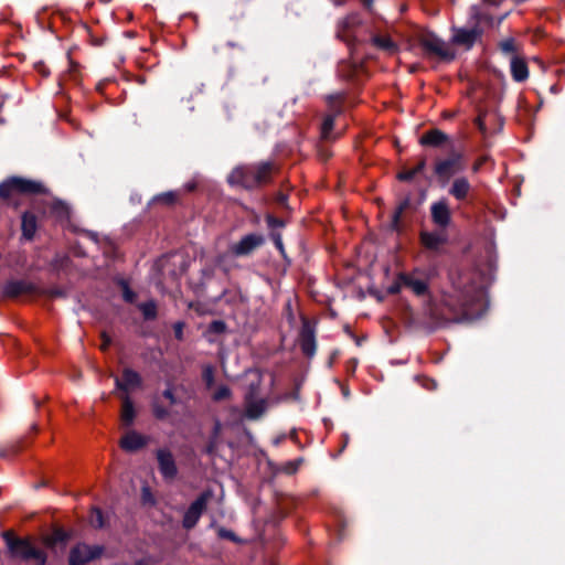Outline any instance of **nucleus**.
I'll return each mask as SVG.
<instances>
[{
    "label": "nucleus",
    "instance_id": "f257e3e1",
    "mask_svg": "<svg viewBox=\"0 0 565 565\" xmlns=\"http://www.w3.org/2000/svg\"><path fill=\"white\" fill-rule=\"evenodd\" d=\"M4 537L9 552L13 557L23 561H34L36 565H44L46 563L45 552L33 545L31 541L12 537L9 533H6Z\"/></svg>",
    "mask_w": 565,
    "mask_h": 565
},
{
    "label": "nucleus",
    "instance_id": "f03ea898",
    "mask_svg": "<svg viewBox=\"0 0 565 565\" xmlns=\"http://www.w3.org/2000/svg\"><path fill=\"white\" fill-rule=\"evenodd\" d=\"M249 171L253 173V177L244 179V177H242L244 171L233 170L228 175V182L231 184L243 185L244 188H254L269 180L273 172V164L269 162H263L257 166H252Z\"/></svg>",
    "mask_w": 565,
    "mask_h": 565
},
{
    "label": "nucleus",
    "instance_id": "7ed1b4c3",
    "mask_svg": "<svg viewBox=\"0 0 565 565\" xmlns=\"http://www.w3.org/2000/svg\"><path fill=\"white\" fill-rule=\"evenodd\" d=\"M467 162L461 152H451L448 157L435 163V173L441 182H448L452 177L465 171Z\"/></svg>",
    "mask_w": 565,
    "mask_h": 565
},
{
    "label": "nucleus",
    "instance_id": "20e7f679",
    "mask_svg": "<svg viewBox=\"0 0 565 565\" xmlns=\"http://www.w3.org/2000/svg\"><path fill=\"white\" fill-rule=\"evenodd\" d=\"M42 191L41 183L22 178H11L0 184V196L4 199L14 193H40Z\"/></svg>",
    "mask_w": 565,
    "mask_h": 565
},
{
    "label": "nucleus",
    "instance_id": "39448f33",
    "mask_svg": "<svg viewBox=\"0 0 565 565\" xmlns=\"http://www.w3.org/2000/svg\"><path fill=\"white\" fill-rule=\"evenodd\" d=\"M420 44L428 54L438 56L439 58L450 61L455 56L450 46L433 33L423 34L420 36Z\"/></svg>",
    "mask_w": 565,
    "mask_h": 565
},
{
    "label": "nucleus",
    "instance_id": "423d86ee",
    "mask_svg": "<svg viewBox=\"0 0 565 565\" xmlns=\"http://www.w3.org/2000/svg\"><path fill=\"white\" fill-rule=\"evenodd\" d=\"M102 553V546L78 544L70 553V565H85L86 563L99 557Z\"/></svg>",
    "mask_w": 565,
    "mask_h": 565
},
{
    "label": "nucleus",
    "instance_id": "0eeeda50",
    "mask_svg": "<svg viewBox=\"0 0 565 565\" xmlns=\"http://www.w3.org/2000/svg\"><path fill=\"white\" fill-rule=\"evenodd\" d=\"M398 281L403 287L408 288L417 296L426 295L428 289L427 277L418 270L399 275Z\"/></svg>",
    "mask_w": 565,
    "mask_h": 565
},
{
    "label": "nucleus",
    "instance_id": "6e6552de",
    "mask_svg": "<svg viewBox=\"0 0 565 565\" xmlns=\"http://www.w3.org/2000/svg\"><path fill=\"white\" fill-rule=\"evenodd\" d=\"M299 344L301 351L308 358H312L316 353V337H315V327L313 324L307 320H302V327L299 337Z\"/></svg>",
    "mask_w": 565,
    "mask_h": 565
},
{
    "label": "nucleus",
    "instance_id": "1a4fd4ad",
    "mask_svg": "<svg viewBox=\"0 0 565 565\" xmlns=\"http://www.w3.org/2000/svg\"><path fill=\"white\" fill-rule=\"evenodd\" d=\"M209 498L210 492H204L190 505L183 518L184 527L191 529L198 523L202 512L206 507Z\"/></svg>",
    "mask_w": 565,
    "mask_h": 565
},
{
    "label": "nucleus",
    "instance_id": "9d476101",
    "mask_svg": "<svg viewBox=\"0 0 565 565\" xmlns=\"http://www.w3.org/2000/svg\"><path fill=\"white\" fill-rule=\"evenodd\" d=\"M264 239L260 235L248 234L244 236L239 242L233 244L231 246V252L236 256H244L262 245Z\"/></svg>",
    "mask_w": 565,
    "mask_h": 565
},
{
    "label": "nucleus",
    "instance_id": "9b49d317",
    "mask_svg": "<svg viewBox=\"0 0 565 565\" xmlns=\"http://www.w3.org/2000/svg\"><path fill=\"white\" fill-rule=\"evenodd\" d=\"M479 35H480V30L477 28L455 29L454 35H452V42L457 45H461V46H465L466 49H470L475 44V42Z\"/></svg>",
    "mask_w": 565,
    "mask_h": 565
},
{
    "label": "nucleus",
    "instance_id": "f8f14e48",
    "mask_svg": "<svg viewBox=\"0 0 565 565\" xmlns=\"http://www.w3.org/2000/svg\"><path fill=\"white\" fill-rule=\"evenodd\" d=\"M159 469L167 479H172L177 475V467L172 454L169 450L160 449L157 452Z\"/></svg>",
    "mask_w": 565,
    "mask_h": 565
},
{
    "label": "nucleus",
    "instance_id": "ddd939ff",
    "mask_svg": "<svg viewBox=\"0 0 565 565\" xmlns=\"http://www.w3.org/2000/svg\"><path fill=\"white\" fill-rule=\"evenodd\" d=\"M140 384V375L130 369H125L122 372V376L120 379H116L117 388L124 391L127 395L130 391H134L135 388L139 387Z\"/></svg>",
    "mask_w": 565,
    "mask_h": 565
},
{
    "label": "nucleus",
    "instance_id": "4468645a",
    "mask_svg": "<svg viewBox=\"0 0 565 565\" xmlns=\"http://www.w3.org/2000/svg\"><path fill=\"white\" fill-rule=\"evenodd\" d=\"M147 445V437L130 430L120 439V447L126 451H136Z\"/></svg>",
    "mask_w": 565,
    "mask_h": 565
},
{
    "label": "nucleus",
    "instance_id": "2eb2a0df",
    "mask_svg": "<svg viewBox=\"0 0 565 565\" xmlns=\"http://www.w3.org/2000/svg\"><path fill=\"white\" fill-rule=\"evenodd\" d=\"M471 191V184L466 177H457L452 180L448 193L458 201H465Z\"/></svg>",
    "mask_w": 565,
    "mask_h": 565
},
{
    "label": "nucleus",
    "instance_id": "dca6fc26",
    "mask_svg": "<svg viewBox=\"0 0 565 565\" xmlns=\"http://www.w3.org/2000/svg\"><path fill=\"white\" fill-rule=\"evenodd\" d=\"M431 217L433 221L445 227L450 221V210L446 200H439L431 205Z\"/></svg>",
    "mask_w": 565,
    "mask_h": 565
},
{
    "label": "nucleus",
    "instance_id": "f3484780",
    "mask_svg": "<svg viewBox=\"0 0 565 565\" xmlns=\"http://www.w3.org/2000/svg\"><path fill=\"white\" fill-rule=\"evenodd\" d=\"M267 403L264 398H255L252 394L245 401V415L249 419L259 418L266 411Z\"/></svg>",
    "mask_w": 565,
    "mask_h": 565
},
{
    "label": "nucleus",
    "instance_id": "a211bd4d",
    "mask_svg": "<svg viewBox=\"0 0 565 565\" xmlns=\"http://www.w3.org/2000/svg\"><path fill=\"white\" fill-rule=\"evenodd\" d=\"M361 19L359 14L352 13L342 19L338 24V36L344 40L345 42H350V31L355 26L360 25Z\"/></svg>",
    "mask_w": 565,
    "mask_h": 565
},
{
    "label": "nucleus",
    "instance_id": "6ab92c4d",
    "mask_svg": "<svg viewBox=\"0 0 565 565\" xmlns=\"http://www.w3.org/2000/svg\"><path fill=\"white\" fill-rule=\"evenodd\" d=\"M122 405H121V412H120V420L124 426H131L135 417H136V411L134 407V403L130 399V397L125 394L121 395Z\"/></svg>",
    "mask_w": 565,
    "mask_h": 565
},
{
    "label": "nucleus",
    "instance_id": "aec40b11",
    "mask_svg": "<svg viewBox=\"0 0 565 565\" xmlns=\"http://www.w3.org/2000/svg\"><path fill=\"white\" fill-rule=\"evenodd\" d=\"M510 67H511L512 77L516 82H523L527 78L529 70H527V65L524 60H522L515 55L512 56L511 62H510Z\"/></svg>",
    "mask_w": 565,
    "mask_h": 565
},
{
    "label": "nucleus",
    "instance_id": "412c9836",
    "mask_svg": "<svg viewBox=\"0 0 565 565\" xmlns=\"http://www.w3.org/2000/svg\"><path fill=\"white\" fill-rule=\"evenodd\" d=\"M448 140V136L439 129H431L424 134L420 143L425 146L438 147Z\"/></svg>",
    "mask_w": 565,
    "mask_h": 565
},
{
    "label": "nucleus",
    "instance_id": "4be33fe9",
    "mask_svg": "<svg viewBox=\"0 0 565 565\" xmlns=\"http://www.w3.org/2000/svg\"><path fill=\"white\" fill-rule=\"evenodd\" d=\"M29 290V284L22 280L10 281L4 287V294L11 297L19 296L21 294L28 292Z\"/></svg>",
    "mask_w": 565,
    "mask_h": 565
},
{
    "label": "nucleus",
    "instance_id": "5701e85b",
    "mask_svg": "<svg viewBox=\"0 0 565 565\" xmlns=\"http://www.w3.org/2000/svg\"><path fill=\"white\" fill-rule=\"evenodd\" d=\"M36 231V218L32 213H24L22 216V232L26 238H32Z\"/></svg>",
    "mask_w": 565,
    "mask_h": 565
},
{
    "label": "nucleus",
    "instance_id": "b1692460",
    "mask_svg": "<svg viewBox=\"0 0 565 565\" xmlns=\"http://www.w3.org/2000/svg\"><path fill=\"white\" fill-rule=\"evenodd\" d=\"M372 42L375 46L387 52L388 54H394L396 52V44L388 36L375 35L372 39Z\"/></svg>",
    "mask_w": 565,
    "mask_h": 565
},
{
    "label": "nucleus",
    "instance_id": "393cba45",
    "mask_svg": "<svg viewBox=\"0 0 565 565\" xmlns=\"http://www.w3.org/2000/svg\"><path fill=\"white\" fill-rule=\"evenodd\" d=\"M422 243L429 249H437L444 242L439 234L435 233H422Z\"/></svg>",
    "mask_w": 565,
    "mask_h": 565
},
{
    "label": "nucleus",
    "instance_id": "a878e982",
    "mask_svg": "<svg viewBox=\"0 0 565 565\" xmlns=\"http://www.w3.org/2000/svg\"><path fill=\"white\" fill-rule=\"evenodd\" d=\"M424 167H425V160H422L420 162H418V164L415 168L402 171L398 174V179L402 181L412 180L417 173L423 171Z\"/></svg>",
    "mask_w": 565,
    "mask_h": 565
},
{
    "label": "nucleus",
    "instance_id": "bb28decb",
    "mask_svg": "<svg viewBox=\"0 0 565 565\" xmlns=\"http://www.w3.org/2000/svg\"><path fill=\"white\" fill-rule=\"evenodd\" d=\"M146 319H152L157 315V306L154 301H148L139 306Z\"/></svg>",
    "mask_w": 565,
    "mask_h": 565
},
{
    "label": "nucleus",
    "instance_id": "cd10ccee",
    "mask_svg": "<svg viewBox=\"0 0 565 565\" xmlns=\"http://www.w3.org/2000/svg\"><path fill=\"white\" fill-rule=\"evenodd\" d=\"M89 523L94 526V527H102L104 526V519H103V513L99 509H94L90 513V516H89Z\"/></svg>",
    "mask_w": 565,
    "mask_h": 565
},
{
    "label": "nucleus",
    "instance_id": "c85d7f7f",
    "mask_svg": "<svg viewBox=\"0 0 565 565\" xmlns=\"http://www.w3.org/2000/svg\"><path fill=\"white\" fill-rule=\"evenodd\" d=\"M333 121H334V118L333 116H327L322 122V126H321V135H322V138L324 139H328L329 136H330V132L333 128Z\"/></svg>",
    "mask_w": 565,
    "mask_h": 565
},
{
    "label": "nucleus",
    "instance_id": "c756f323",
    "mask_svg": "<svg viewBox=\"0 0 565 565\" xmlns=\"http://www.w3.org/2000/svg\"><path fill=\"white\" fill-rule=\"evenodd\" d=\"M65 540V534L61 530H56L52 535L45 537L44 542L47 546H52L57 542H63Z\"/></svg>",
    "mask_w": 565,
    "mask_h": 565
},
{
    "label": "nucleus",
    "instance_id": "7c9ffc66",
    "mask_svg": "<svg viewBox=\"0 0 565 565\" xmlns=\"http://www.w3.org/2000/svg\"><path fill=\"white\" fill-rule=\"evenodd\" d=\"M231 395L230 388L227 386H218L213 393L214 401H222L227 398Z\"/></svg>",
    "mask_w": 565,
    "mask_h": 565
},
{
    "label": "nucleus",
    "instance_id": "2f4dec72",
    "mask_svg": "<svg viewBox=\"0 0 565 565\" xmlns=\"http://www.w3.org/2000/svg\"><path fill=\"white\" fill-rule=\"evenodd\" d=\"M501 50L504 53H513L515 51V44L513 39H507L500 44Z\"/></svg>",
    "mask_w": 565,
    "mask_h": 565
},
{
    "label": "nucleus",
    "instance_id": "473e14b6",
    "mask_svg": "<svg viewBox=\"0 0 565 565\" xmlns=\"http://www.w3.org/2000/svg\"><path fill=\"white\" fill-rule=\"evenodd\" d=\"M214 370L212 366H205L203 370V379L209 387L213 384L214 380Z\"/></svg>",
    "mask_w": 565,
    "mask_h": 565
},
{
    "label": "nucleus",
    "instance_id": "72a5a7b5",
    "mask_svg": "<svg viewBox=\"0 0 565 565\" xmlns=\"http://www.w3.org/2000/svg\"><path fill=\"white\" fill-rule=\"evenodd\" d=\"M122 295L124 299L128 302H132L136 298V295L129 289L126 282H122Z\"/></svg>",
    "mask_w": 565,
    "mask_h": 565
},
{
    "label": "nucleus",
    "instance_id": "f704fd0d",
    "mask_svg": "<svg viewBox=\"0 0 565 565\" xmlns=\"http://www.w3.org/2000/svg\"><path fill=\"white\" fill-rule=\"evenodd\" d=\"M475 122L482 135H486L488 132L486 127V115H479Z\"/></svg>",
    "mask_w": 565,
    "mask_h": 565
},
{
    "label": "nucleus",
    "instance_id": "c9c22d12",
    "mask_svg": "<svg viewBox=\"0 0 565 565\" xmlns=\"http://www.w3.org/2000/svg\"><path fill=\"white\" fill-rule=\"evenodd\" d=\"M153 414L157 418L163 419L168 416L169 412L166 408L159 406L158 404H154L153 405Z\"/></svg>",
    "mask_w": 565,
    "mask_h": 565
},
{
    "label": "nucleus",
    "instance_id": "e433bc0d",
    "mask_svg": "<svg viewBox=\"0 0 565 565\" xmlns=\"http://www.w3.org/2000/svg\"><path fill=\"white\" fill-rule=\"evenodd\" d=\"M210 331L211 332H215V333H221L224 331L225 329V324L224 322L222 321H213L211 324H210Z\"/></svg>",
    "mask_w": 565,
    "mask_h": 565
},
{
    "label": "nucleus",
    "instance_id": "4c0bfd02",
    "mask_svg": "<svg viewBox=\"0 0 565 565\" xmlns=\"http://www.w3.org/2000/svg\"><path fill=\"white\" fill-rule=\"evenodd\" d=\"M267 223L270 227H281L284 226V222L271 216V215H268L267 216Z\"/></svg>",
    "mask_w": 565,
    "mask_h": 565
},
{
    "label": "nucleus",
    "instance_id": "58836bf2",
    "mask_svg": "<svg viewBox=\"0 0 565 565\" xmlns=\"http://www.w3.org/2000/svg\"><path fill=\"white\" fill-rule=\"evenodd\" d=\"M183 327L184 324L182 322H177L173 327L174 334L178 340H182L183 337Z\"/></svg>",
    "mask_w": 565,
    "mask_h": 565
},
{
    "label": "nucleus",
    "instance_id": "ea45409f",
    "mask_svg": "<svg viewBox=\"0 0 565 565\" xmlns=\"http://www.w3.org/2000/svg\"><path fill=\"white\" fill-rule=\"evenodd\" d=\"M249 169H252V166H243V167H237L235 170H242L244 171L242 174V177H244V179L246 178H250L253 177V173H250Z\"/></svg>",
    "mask_w": 565,
    "mask_h": 565
},
{
    "label": "nucleus",
    "instance_id": "a19ab883",
    "mask_svg": "<svg viewBox=\"0 0 565 565\" xmlns=\"http://www.w3.org/2000/svg\"><path fill=\"white\" fill-rule=\"evenodd\" d=\"M163 396L170 402V404H174L175 403V398H174L173 393H172V391L170 388L164 391Z\"/></svg>",
    "mask_w": 565,
    "mask_h": 565
},
{
    "label": "nucleus",
    "instance_id": "79ce46f5",
    "mask_svg": "<svg viewBox=\"0 0 565 565\" xmlns=\"http://www.w3.org/2000/svg\"><path fill=\"white\" fill-rule=\"evenodd\" d=\"M159 200H162V201H164L167 203H170V202H172L174 200V193H172V192L166 193V194L161 195L159 198Z\"/></svg>",
    "mask_w": 565,
    "mask_h": 565
},
{
    "label": "nucleus",
    "instance_id": "37998d69",
    "mask_svg": "<svg viewBox=\"0 0 565 565\" xmlns=\"http://www.w3.org/2000/svg\"><path fill=\"white\" fill-rule=\"evenodd\" d=\"M142 498L145 501H152L151 493L148 488H143Z\"/></svg>",
    "mask_w": 565,
    "mask_h": 565
},
{
    "label": "nucleus",
    "instance_id": "c03bdc74",
    "mask_svg": "<svg viewBox=\"0 0 565 565\" xmlns=\"http://www.w3.org/2000/svg\"><path fill=\"white\" fill-rule=\"evenodd\" d=\"M483 161H484L483 159H479V160L473 164V167H472V171H473V172H477V171L481 168V166H482Z\"/></svg>",
    "mask_w": 565,
    "mask_h": 565
},
{
    "label": "nucleus",
    "instance_id": "a18cd8bd",
    "mask_svg": "<svg viewBox=\"0 0 565 565\" xmlns=\"http://www.w3.org/2000/svg\"><path fill=\"white\" fill-rule=\"evenodd\" d=\"M275 245L277 246V248L282 252V242H281V238L280 236H276L275 237Z\"/></svg>",
    "mask_w": 565,
    "mask_h": 565
},
{
    "label": "nucleus",
    "instance_id": "49530a36",
    "mask_svg": "<svg viewBox=\"0 0 565 565\" xmlns=\"http://www.w3.org/2000/svg\"><path fill=\"white\" fill-rule=\"evenodd\" d=\"M285 201H286V196H285L284 194H279V195H278V202H279L280 204H285Z\"/></svg>",
    "mask_w": 565,
    "mask_h": 565
},
{
    "label": "nucleus",
    "instance_id": "de8ad7c7",
    "mask_svg": "<svg viewBox=\"0 0 565 565\" xmlns=\"http://www.w3.org/2000/svg\"><path fill=\"white\" fill-rule=\"evenodd\" d=\"M109 344V340H105L104 343L102 344V350H106V348L108 347Z\"/></svg>",
    "mask_w": 565,
    "mask_h": 565
},
{
    "label": "nucleus",
    "instance_id": "09e8293b",
    "mask_svg": "<svg viewBox=\"0 0 565 565\" xmlns=\"http://www.w3.org/2000/svg\"><path fill=\"white\" fill-rule=\"evenodd\" d=\"M402 210H403V207H399L398 211L395 213V215H394L395 221H397V218L399 217V214L402 213Z\"/></svg>",
    "mask_w": 565,
    "mask_h": 565
},
{
    "label": "nucleus",
    "instance_id": "8fccbe9b",
    "mask_svg": "<svg viewBox=\"0 0 565 565\" xmlns=\"http://www.w3.org/2000/svg\"><path fill=\"white\" fill-rule=\"evenodd\" d=\"M468 303H469V300L465 299V300H462L461 306H462V307H466Z\"/></svg>",
    "mask_w": 565,
    "mask_h": 565
},
{
    "label": "nucleus",
    "instance_id": "3c124183",
    "mask_svg": "<svg viewBox=\"0 0 565 565\" xmlns=\"http://www.w3.org/2000/svg\"><path fill=\"white\" fill-rule=\"evenodd\" d=\"M137 565H145L142 561L138 562Z\"/></svg>",
    "mask_w": 565,
    "mask_h": 565
}]
</instances>
